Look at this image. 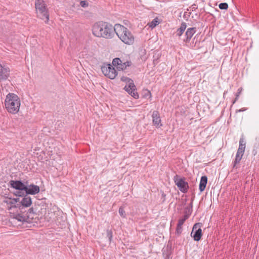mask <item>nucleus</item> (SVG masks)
I'll use <instances>...</instances> for the list:
<instances>
[{
  "label": "nucleus",
  "mask_w": 259,
  "mask_h": 259,
  "mask_svg": "<svg viewBox=\"0 0 259 259\" xmlns=\"http://www.w3.org/2000/svg\"><path fill=\"white\" fill-rule=\"evenodd\" d=\"M241 91H242V89L239 88L238 90V92L236 93V95H238L239 96V94L241 93Z\"/></svg>",
  "instance_id": "obj_34"
},
{
  "label": "nucleus",
  "mask_w": 259,
  "mask_h": 259,
  "mask_svg": "<svg viewBox=\"0 0 259 259\" xmlns=\"http://www.w3.org/2000/svg\"><path fill=\"white\" fill-rule=\"evenodd\" d=\"M121 79L122 81L128 82V84H126L124 88L125 91L135 99H138L139 97V94L136 91V87L133 80L126 77H122Z\"/></svg>",
  "instance_id": "obj_5"
},
{
  "label": "nucleus",
  "mask_w": 259,
  "mask_h": 259,
  "mask_svg": "<svg viewBox=\"0 0 259 259\" xmlns=\"http://www.w3.org/2000/svg\"><path fill=\"white\" fill-rule=\"evenodd\" d=\"M245 141L243 137H242L239 140V148L237 152L241 153V155H243L245 149Z\"/></svg>",
  "instance_id": "obj_18"
},
{
  "label": "nucleus",
  "mask_w": 259,
  "mask_h": 259,
  "mask_svg": "<svg viewBox=\"0 0 259 259\" xmlns=\"http://www.w3.org/2000/svg\"><path fill=\"white\" fill-rule=\"evenodd\" d=\"M9 68L0 64V80H5L7 79L9 76Z\"/></svg>",
  "instance_id": "obj_13"
},
{
  "label": "nucleus",
  "mask_w": 259,
  "mask_h": 259,
  "mask_svg": "<svg viewBox=\"0 0 259 259\" xmlns=\"http://www.w3.org/2000/svg\"><path fill=\"white\" fill-rule=\"evenodd\" d=\"M101 70L105 76L111 79L115 78L117 74L114 67L110 64H107L102 66Z\"/></svg>",
  "instance_id": "obj_7"
},
{
  "label": "nucleus",
  "mask_w": 259,
  "mask_h": 259,
  "mask_svg": "<svg viewBox=\"0 0 259 259\" xmlns=\"http://www.w3.org/2000/svg\"><path fill=\"white\" fill-rule=\"evenodd\" d=\"M174 181L180 191L184 193L188 191L189 185L185 181V178H181L177 175L174 177Z\"/></svg>",
  "instance_id": "obj_6"
},
{
  "label": "nucleus",
  "mask_w": 259,
  "mask_h": 259,
  "mask_svg": "<svg viewBox=\"0 0 259 259\" xmlns=\"http://www.w3.org/2000/svg\"><path fill=\"white\" fill-rule=\"evenodd\" d=\"M187 27V24L185 22H183L182 24H181V25L180 26V28H179V29H181V30H183V31H185L186 28Z\"/></svg>",
  "instance_id": "obj_27"
},
{
  "label": "nucleus",
  "mask_w": 259,
  "mask_h": 259,
  "mask_svg": "<svg viewBox=\"0 0 259 259\" xmlns=\"http://www.w3.org/2000/svg\"><path fill=\"white\" fill-rule=\"evenodd\" d=\"M13 218L20 222H27L30 218V216L28 213H25L23 210L22 212H20L19 208L16 210V213L13 214Z\"/></svg>",
  "instance_id": "obj_11"
},
{
  "label": "nucleus",
  "mask_w": 259,
  "mask_h": 259,
  "mask_svg": "<svg viewBox=\"0 0 259 259\" xmlns=\"http://www.w3.org/2000/svg\"><path fill=\"white\" fill-rule=\"evenodd\" d=\"M80 4L81 6L82 7H85L88 6V4H87L86 2L84 1H81Z\"/></svg>",
  "instance_id": "obj_31"
},
{
  "label": "nucleus",
  "mask_w": 259,
  "mask_h": 259,
  "mask_svg": "<svg viewBox=\"0 0 259 259\" xmlns=\"http://www.w3.org/2000/svg\"><path fill=\"white\" fill-rule=\"evenodd\" d=\"M188 207H191V209H192V208H193V200H192L191 203H190L189 204V206H188Z\"/></svg>",
  "instance_id": "obj_36"
},
{
  "label": "nucleus",
  "mask_w": 259,
  "mask_h": 259,
  "mask_svg": "<svg viewBox=\"0 0 259 259\" xmlns=\"http://www.w3.org/2000/svg\"><path fill=\"white\" fill-rule=\"evenodd\" d=\"M147 95H149L151 97V93L149 91H147Z\"/></svg>",
  "instance_id": "obj_37"
},
{
  "label": "nucleus",
  "mask_w": 259,
  "mask_h": 259,
  "mask_svg": "<svg viewBox=\"0 0 259 259\" xmlns=\"http://www.w3.org/2000/svg\"><path fill=\"white\" fill-rule=\"evenodd\" d=\"M24 211L25 212V213H28V214L29 215L30 218L31 217V214L34 213L33 209L32 208H29L27 211H26V210L25 209H24Z\"/></svg>",
  "instance_id": "obj_28"
},
{
  "label": "nucleus",
  "mask_w": 259,
  "mask_h": 259,
  "mask_svg": "<svg viewBox=\"0 0 259 259\" xmlns=\"http://www.w3.org/2000/svg\"><path fill=\"white\" fill-rule=\"evenodd\" d=\"M115 25L113 26L109 23L99 21L95 23L92 27V32L94 36L106 39L112 38L115 35Z\"/></svg>",
  "instance_id": "obj_1"
},
{
  "label": "nucleus",
  "mask_w": 259,
  "mask_h": 259,
  "mask_svg": "<svg viewBox=\"0 0 259 259\" xmlns=\"http://www.w3.org/2000/svg\"><path fill=\"white\" fill-rule=\"evenodd\" d=\"M184 32V31L181 30L180 29L178 28L176 31V35L179 37H180L183 34Z\"/></svg>",
  "instance_id": "obj_29"
},
{
  "label": "nucleus",
  "mask_w": 259,
  "mask_h": 259,
  "mask_svg": "<svg viewBox=\"0 0 259 259\" xmlns=\"http://www.w3.org/2000/svg\"><path fill=\"white\" fill-rule=\"evenodd\" d=\"M20 100L15 94L9 93L5 100V107L8 112L12 114L17 113L20 109Z\"/></svg>",
  "instance_id": "obj_3"
},
{
  "label": "nucleus",
  "mask_w": 259,
  "mask_h": 259,
  "mask_svg": "<svg viewBox=\"0 0 259 259\" xmlns=\"http://www.w3.org/2000/svg\"><path fill=\"white\" fill-rule=\"evenodd\" d=\"M115 34L126 45H133L135 41V37L132 33L127 28L119 24H115Z\"/></svg>",
  "instance_id": "obj_2"
},
{
  "label": "nucleus",
  "mask_w": 259,
  "mask_h": 259,
  "mask_svg": "<svg viewBox=\"0 0 259 259\" xmlns=\"http://www.w3.org/2000/svg\"><path fill=\"white\" fill-rule=\"evenodd\" d=\"M197 8V6L195 4L192 5L190 7V9L192 11H195Z\"/></svg>",
  "instance_id": "obj_30"
},
{
  "label": "nucleus",
  "mask_w": 259,
  "mask_h": 259,
  "mask_svg": "<svg viewBox=\"0 0 259 259\" xmlns=\"http://www.w3.org/2000/svg\"><path fill=\"white\" fill-rule=\"evenodd\" d=\"M107 236L109 237V241H111L112 237V233L111 231H108Z\"/></svg>",
  "instance_id": "obj_32"
},
{
  "label": "nucleus",
  "mask_w": 259,
  "mask_h": 259,
  "mask_svg": "<svg viewBox=\"0 0 259 259\" xmlns=\"http://www.w3.org/2000/svg\"><path fill=\"white\" fill-rule=\"evenodd\" d=\"M119 213L122 218L125 217V212L123 207H120L119 209Z\"/></svg>",
  "instance_id": "obj_25"
},
{
  "label": "nucleus",
  "mask_w": 259,
  "mask_h": 259,
  "mask_svg": "<svg viewBox=\"0 0 259 259\" xmlns=\"http://www.w3.org/2000/svg\"><path fill=\"white\" fill-rule=\"evenodd\" d=\"M202 235V230L200 228V223H196L193 227L192 231L191 233V236L193 238L194 240L196 241H198L200 240Z\"/></svg>",
  "instance_id": "obj_8"
},
{
  "label": "nucleus",
  "mask_w": 259,
  "mask_h": 259,
  "mask_svg": "<svg viewBox=\"0 0 259 259\" xmlns=\"http://www.w3.org/2000/svg\"><path fill=\"white\" fill-rule=\"evenodd\" d=\"M153 124L157 127H160L162 126L161 123V119L158 111H154L152 115Z\"/></svg>",
  "instance_id": "obj_17"
},
{
  "label": "nucleus",
  "mask_w": 259,
  "mask_h": 259,
  "mask_svg": "<svg viewBox=\"0 0 259 259\" xmlns=\"http://www.w3.org/2000/svg\"><path fill=\"white\" fill-rule=\"evenodd\" d=\"M207 183V178L206 176H202L201 178L200 182L199 183V189L200 192L203 191Z\"/></svg>",
  "instance_id": "obj_19"
},
{
  "label": "nucleus",
  "mask_w": 259,
  "mask_h": 259,
  "mask_svg": "<svg viewBox=\"0 0 259 259\" xmlns=\"http://www.w3.org/2000/svg\"><path fill=\"white\" fill-rule=\"evenodd\" d=\"M31 204L32 200L31 197L26 195L18 202V208L20 212H22L25 207H29Z\"/></svg>",
  "instance_id": "obj_9"
},
{
  "label": "nucleus",
  "mask_w": 259,
  "mask_h": 259,
  "mask_svg": "<svg viewBox=\"0 0 259 259\" xmlns=\"http://www.w3.org/2000/svg\"><path fill=\"white\" fill-rule=\"evenodd\" d=\"M26 194L35 195L39 192V187L34 184L26 185V189L24 190Z\"/></svg>",
  "instance_id": "obj_14"
},
{
  "label": "nucleus",
  "mask_w": 259,
  "mask_h": 259,
  "mask_svg": "<svg viewBox=\"0 0 259 259\" xmlns=\"http://www.w3.org/2000/svg\"><path fill=\"white\" fill-rule=\"evenodd\" d=\"M195 37L193 38V41H194V40H195Z\"/></svg>",
  "instance_id": "obj_38"
},
{
  "label": "nucleus",
  "mask_w": 259,
  "mask_h": 259,
  "mask_svg": "<svg viewBox=\"0 0 259 259\" xmlns=\"http://www.w3.org/2000/svg\"><path fill=\"white\" fill-rule=\"evenodd\" d=\"M182 232V226H180L177 224V228H176V233L178 235H180Z\"/></svg>",
  "instance_id": "obj_26"
},
{
  "label": "nucleus",
  "mask_w": 259,
  "mask_h": 259,
  "mask_svg": "<svg viewBox=\"0 0 259 259\" xmlns=\"http://www.w3.org/2000/svg\"><path fill=\"white\" fill-rule=\"evenodd\" d=\"M19 201V198H8L4 201L8 205L9 209L11 210L12 209L18 208V202Z\"/></svg>",
  "instance_id": "obj_15"
},
{
  "label": "nucleus",
  "mask_w": 259,
  "mask_h": 259,
  "mask_svg": "<svg viewBox=\"0 0 259 259\" xmlns=\"http://www.w3.org/2000/svg\"><path fill=\"white\" fill-rule=\"evenodd\" d=\"M112 64L114 66L116 67L118 70H124L127 66H130L131 65V62L126 61L122 62L120 59L118 58H115L113 60Z\"/></svg>",
  "instance_id": "obj_10"
},
{
  "label": "nucleus",
  "mask_w": 259,
  "mask_h": 259,
  "mask_svg": "<svg viewBox=\"0 0 259 259\" xmlns=\"http://www.w3.org/2000/svg\"><path fill=\"white\" fill-rule=\"evenodd\" d=\"M238 97H239V95H236V98L234 99V100L233 101V103H232L233 104H234L237 101Z\"/></svg>",
  "instance_id": "obj_33"
},
{
  "label": "nucleus",
  "mask_w": 259,
  "mask_h": 259,
  "mask_svg": "<svg viewBox=\"0 0 259 259\" xmlns=\"http://www.w3.org/2000/svg\"><path fill=\"white\" fill-rule=\"evenodd\" d=\"M10 184L11 187L18 190H25L26 189V185L21 181H14L11 180L10 181Z\"/></svg>",
  "instance_id": "obj_16"
},
{
  "label": "nucleus",
  "mask_w": 259,
  "mask_h": 259,
  "mask_svg": "<svg viewBox=\"0 0 259 259\" xmlns=\"http://www.w3.org/2000/svg\"><path fill=\"white\" fill-rule=\"evenodd\" d=\"M245 110H246V109H245V108H241V109H240L238 110L236 112H242V111H245Z\"/></svg>",
  "instance_id": "obj_35"
},
{
  "label": "nucleus",
  "mask_w": 259,
  "mask_h": 259,
  "mask_svg": "<svg viewBox=\"0 0 259 259\" xmlns=\"http://www.w3.org/2000/svg\"><path fill=\"white\" fill-rule=\"evenodd\" d=\"M188 218H186V217L184 215L182 218L179 220L178 225H179L180 226H183L186 220Z\"/></svg>",
  "instance_id": "obj_24"
},
{
  "label": "nucleus",
  "mask_w": 259,
  "mask_h": 259,
  "mask_svg": "<svg viewBox=\"0 0 259 259\" xmlns=\"http://www.w3.org/2000/svg\"><path fill=\"white\" fill-rule=\"evenodd\" d=\"M219 7L221 10H227L228 8V5L226 3H221L219 4Z\"/></svg>",
  "instance_id": "obj_23"
},
{
  "label": "nucleus",
  "mask_w": 259,
  "mask_h": 259,
  "mask_svg": "<svg viewBox=\"0 0 259 259\" xmlns=\"http://www.w3.org/2000/svg\"><path fill=\"white\" fill-rule=\"evenodd\" d=\"M35 5L37 16L46 23L48 22L49 20V15L45 5L44 1L43 0H36Z\"/></svg>",
  "instance_id": "obj_4"
},
{
  "label": "nucleus",
  "mask_w": 259,
  "mask_h": 259,
  "mask_svg": "<svg viewBox=\"0 0 259 259\" xmlns=\"http://www.w3.org/2000/svg\"><path fill=\"white\" fill-rule=\"evenodd\" d=\"M243 155H241V153H238L237 152L235 159L234 161L233 167L235 168L236 167V164H238L240 160L242 159Z\"/></svg>",
  "instance_id": "obj_20"
},
{
  "label": "nucleus",
  "mask_w": 259,
  "mask_h": 259,
  "mask_svg": "<svg viewBox=\"0 0 259 259\" xmlns=\"http://www.w3.org/2000/svg\"><path fill=\"white\" fill-rule=\"evenodd\" d=\"M196 31L195 27H191L187 29L185 33V38L184 39V41L186 44V45L189 46L190 48H193L195 46L193 45L190 44V46L188 44L190 42L191 38L193 35L195 33Z\"/></svg>",
  "instance_id": "obj_12"
},
{
  "label": "nucleus",
  "mask_w": 259,
  "mask_h": 259,
  "mask_svg": "<svg viewBox=\"0 0 259 259\" xmlns=\"http://www.w3.org/2000/svg\"><path fill=\"white\" fill-rule=\"evenodd\" d=\"M159 24V21L158 19L157 18H155L149 23V27L151 28H153Z\"/></svg>",
  "instance_id": "obj_21"
},
{
  "label": "nucleus",
  "mask_w": 259,
  "mask_h": 259,
  "mask_svg": "<svg viewBox=\"0 0 259 259\" xmlns=\"http://www.w3.org/2000/svg\"><path fill=\"white\" fill-rule=\"evenodd\" d=\"M192 212V209L191 207H188V206L185 208L184 210V216L188 219L189 218Z\"/></svg>",
  "instance_id": "obj_22"
}]
</instances>
